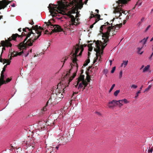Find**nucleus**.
<instances>
[{
  "mask_svg": "<svg viewBox=\"0 0 153 153\" xmlns=\"http://www.w3.org/2000/svg\"><path fill=\"white\" fill-rule=\"evenodd\" d=\"M115 19V18H114L113 20H114Z\"/></svg>",
  "mask_w": 153,
  "mask_h": 153,
  "instance_id": "obj_58",
  "label": "nucleus"
},
{
  "mask_svg": "<svg viewBox=\"0 0 153 153\" xmlns=\"http://www.w3.org/2000/svg\"><path fill=\"white\" fill-rule=\"evenodd\" d=\"M121 18H119V19H121Z\"/></svg>",
  "mask_w": 153,
  "mask_h": 153,
  "instance_id": "obj_59",
  "label": "nucleus"
},
{
  "mask_svg": "<svg viewBox=\"0 0 153 153\" xmlns=\"http://www.w3.org/2000/svg\"><path fill=\"white\" fill-rule=\"evenodd\" d=\"M84 75H81L79 77V78L78 79V82L77 83V85L79 83V82H82L83 81H86L84 79Z\"/></svg>",
  "mask_w": 153,
  "mask_h": 153,
  "instance_id": "obj_10",
  "label": "nucleus"
},
{
  "mask_svg": "<svg viewBox=\"0 0 153 153\" xmlns=\"http://www.w3.org/2000/svg\"><path fill=\"white\" fill-rule=\"evenodd\" d=\"M117 105H118L120 107H121L123 105V102L121 101V100H119L118 101L117 100Z\"/></svg>",
  "mask_w": 153,
  "mask_h": 153,
  "instance_id": "obj_13",
  "label": "nucleus"
},
{
  "mask_svg": "<svg viewBox=\"0 0 153 153\" xmlns=\"http://www.w3.org/2000/svg\"><path fill=\"white\" fill-rule=\"evenodd\" d=\"M97 21H96L94 23V24L93 25H91L90 26V28H92L93 27L94 25V24H95L97 23Z\"/></svg>",
  "mask_w": 153,
  "mask_h": 153,
  "instance_id": "obj_32",
  "label": "nucleus"
},
{
  "mask_svg": "<svg viewBox=\"0 0 153 153\" xmlns=\"http://www.w3.org/2000/svg\"><path fill=\"white\" fill-rule=\"evenodd\" d=\"M126 0H119L117 1L118 4L117 6L114 8V13L117 14L116 16V18L118 19L122 15V13L126 14V12L124 10V4L127 3Z\"/></svg>",
  "mask_w": 153,
  "mask_h": 153,
  "instance_id": "obj_4",
  "label": "nucleus"
},
{
  "mask_svg": "<svg viewBox=\"0 0 153 153\" xmlns=\"http://www.w3.org/2000/svg\"><path fill=\"white\" fill-rule=\"evenodd\" d=\"M130 87L131 88L136 89L137 88V86L136 85L133 84L131 85Z\"/></svg>",
  "mask_w": 153,
  "mask_h": 153,
  "instance_id": "obj_21",
  "label": "nucleus"
},
{
  "mask_svg": "<svg viewBox=\"0 0 153 153\" xmlns=\"http://www.w3.org/2000/svg\"><path fill=\"white\" fill-rule=\"evenodd\" d=\"M11 80V79H10V78H7L6 79V81L4 80L5 81V82L4 83H8V82H10Z\"/></svg>",
  "mask_w": 153,
  "mask_h": 153,
  "instance_id": "obj_25",
  "label": "nucleus"
},
{
  "mask_svg": "<svg viewBox=\"0 0 153 153\" xmlns=\"http://www.w3.org/2000/svg\"><path fill=\"white\" fill-rule=\"evenodd\" d=\"M153 40V37L151 39L150 41H152Z\"/></svg>",
  "mask_w": 153,
  "mask_h": 153,
  "instance_id": "obj_49",
  "label": "nucleus"
},
{
  "mask_svg": "<svg viewBox=\"0 0 153 153\" xmlns=\"http://www.w3.org/2000/svg\"><path fill=\"white\" fill-rule=\"evenodd\" d=\"M152 80L153 81V79Z\"/></svg>",
  "mask_w": 153,
  "mask_h": 153,
  "instance_id": "obj_61",
  "label": "nucleus"
},
{
  "mask_svg": "<svg viewBox=\"0 0 153 153\" xmlns=\"http://www.w3.org/2000/svg\"><path fill=\"white\" fill-rule=\"evenodd\" d=\"M121 101H122L123 102H124L125 104H127L129 103V101L126 99H124L123 100H121Z\"/></svg>",
  "mask_w": 153,
  "mask_h": 153,
  "instance_id": "obj_18",
  "label": "nucleus"
},
{
  "mask_svg": "<svg viewBox=\"0 0 153 153\" xmlns=\"http://www.w3.org/2000/svg\"><path fill=\"white\" fill-rule=\"evenodd\" d=\"M143 48V47H141V48H138V53L140 54H142L143 53V51H141V50Z\"/></svg>",
  "mask_w": 153,
  "mask_h": 153,
  "instance_id": "obj_17",
  "label": "nucleus"
},
{
  "mask_svg": "<svg viewBox=\"0 0 153 153\" xmlns=\"http://www.w3.org/2000/svg\"><path fill=\"white\" fill-rule=\"evenodd\" d=\"M152 85L151 84V85H149L148 87L145 90V91H147L148 90L149 88H150L152 86Z\"/></svg>",
  "mask_w": 153,
  "mask_h": 153,
  "instance_id": "obj_31",
  "label": "nucleus"
},
{
  "mask_svg": "<svg viewBox=\"0 0 153 153\" xmlns=\"http://www.w3.org/2000/svg\"><path fill=\"white\" fill-rule=\"evenodd\" d=\"M113 60H114V59H113L112 60H109V62H110V66H111V65L112 64V62Z\"/></svg>",
  "mask_w": 153,
  "mask_h": 153,
  "instance_id": "obj_35",
  "label": "nucleus"
},
{
  "mask_svg": "<svg viewBox=\"0 0 153 153\" xmlns=\"http://www.w3.org/2000/svg\"><path fill=\"white\" fill-rule=\"evenodd\" d=\"M66 59H64V62H65V61H66ZM63 60H62V61H61V62H63Z\"/></svg>",
  "mask_w": 153,
  "mask_h": 153,
  "instance_id": "obj_44",
  "label": "nucleus"
},
{
  "mask_svg": "<svg viewBox=\"0 0 153 153\" xmlns=\"http://www.w3.org/2000/svg\"><path fill=\"white\" fill-rule=\"evenodd\" d=\"M90 62V60L88 59L87 61V64Z\"/></svg>",
  "mask_w": 153,
  "mask_h": 153,
  "instance_id": "obj_45",
  "label": "nucleus"
},
{
  "mask_svg": "<svg viewBox=\"0 0 153 153\" xmlns=\"http://www.w3.org/2000/svg\"><path fill=\"white\" fill-rule=\"evenodd\" d=\"M76 76V73H75L74 74L73 76L72 77H71L69 79V82H71L72 80L73 79V78L75 77V76Z\"/></svg>",
  "mask_w": 153,
  "mask_h": 153,
  "instance_id": "obj_19",
  "label": "nucleus"
},
{
  "mask_svg": "<svg viewBox=\"0 0 153 153\" xmlns=\"http://www.w3.org/2000/svg\"><path fill=\"white\" fill-rule=\"evenodd\" d=\"M59 148V146H58L56 147V148L58 150Z\"/></svg>",
  "mask_w": 153,
  "mask_h": 153,
  "instance_id": "obj_46",
  "label": "nucleus"
},
{
  "mask_svg": "<svg viewBox=\"0 0 153 153\" xmlns=\"http://www.w3.org/2000/svg\"><path fill=\"white\" fill-rule=\"evenodd\" d=\"M96 16H97L98 18H100V15L98 14H97Z\"/></svg>",
  "mask_w": 153,
  "mask_h": 153,
  "instance_id": "obj_43",
  "label": "nucleus"
},
{
  "mask_svg": "<svg viewBox=\"0 0 153 153\" xmlns=\"http://www.w3.org/2000/svg\"><path fill=\"white\" fill-rule=\"evenodd\" d=\"M49 26H51V27L52 28V30L51 33L54 32H60L62 30V29L60 26L58 25H53L50 21H49L46 25H43L42 27L40 26L38 27L37 25H36L34 26H33L32 28L34 30L35 33L32 31V30L30 29L28 27L23 28V31L26 32V29H27L29 31L27 37L31 36V38L28 39L27 41L25 42L27 39L26 38L25 39L23 43H21L20 44L19 48L20 51H21L19 52L15 51L12 52L10 50V52L11 53L10 58L7 59H4L1 60V62H3L4 64L7 63V64L5 65L4 67L6 68L7 65L10 64L11 62L10 60L12 59V57L16 56L17 55L20 56L23 53H25L27 46L32 45L34 41L41 36L42 30H44V29H46V27H45V26L48 27Z\"/></svg>",
  "mask_w": 153,
  "mask_h": 153,
  "instance_id": "obj_1",
  "label": "nucleus"
},
{
  "mask_svg": "<svg viewBox=\"0 0 153 153\" xmlns=\"http://www.w3.org/2000/svg\"><path fill=\"white\" fill-rule=\"evenodd\" d=\"M57 96L58 97H59V98L63 97V95L62 93L61 94L60 93H59V94H58Z\"/></svg>",
  "mask_w": 153,
  "mask_h": 153,
  "instance_id": "obj_27",
  "label": "nucleus"
},
{
  "mask_svg": "<svg viewBox=\"0 0 153 153\" xmlns=\"http://www.w3.org/2000/svg\"><path fill=\"white\" fill-rule=\"evenodd\" d=\"M105 25H103L101 26L100 28V32L102 34V42H100L99 41H97L95 43V46L96 48H94V50L97 53L96 58L94 60L93 63L94 64L97 61H100L101 56L100 55L101 48L103 50L106 45H105V43H107L108 41V37L109 36H113L115 34V32L117 31H115V30H119V28L122 27V24H120L119 25H117L116 27L114 26L112 27V24H110L107 22Z\"/></svg>",
  "mask_w": 153,
  "mask_h": 153,
  "instance_id": "obj_2",
  "label": "nucleus"
},
{
  "mask_svg": "<svg viewBox=\"0 0 153 153\" xmlns=\"http://www.w3.org/2000/svg\"><path fill=\"white\" fill-rule=\"evenodd\" d=\"M28 54H29V53L28 52H27V54H25V53H24L23 54V55H24L25 57H26V56H27L28 55Z\"/></svg>",
  "mask_w": 153,
  "mask_h": 153,
  "instance_id": "obj_37",
  "label": "nucleus"
},
{
  "mask_svg": "<svg viewBox=\"0 0 153 153\" xmlns=\"http://www.w3.org/2000/svg\"><path fill=\"white\" fill-rule=\"evenodd\" d=\"M95 11L98 13V12H99V10H97V9H96L95 10Z\"/></svg>",
  "mask_w": 153,
  "mask_h": 153,
  "instance_id": "obj_42",
  "label": "nucleus"
},
{
  "mask_svg": "<svg viewBox=\"0 0 153 153\" xmlns=\"http://www.w3.org/2000/svg\"><path fill=\"white\" fill-rule=\"evenodd\" d=\"M116 67L115 66L113 67L111 70V73H113L114 72V71L115 70Z\"/></svg>",
  "mask_w": 153,
  "mask_h": 153,
  "instance_id": "obj_28",
  "label": "nucleus"
},
{
  "mask_svg": "<svg viewBox=\"0 0 153 153\" xmlns=\"http://www.w3.org/2000/svg\"><path fill=\"white\" fill-rule=\"evenodd\" d=\"M152 151L153 150L152 149H149L148 150V152L149 153H152Z\"/></svg>",
  "mask_w": 153,
  "mask_h": 153,
  "instance_id": "obj_33",
  "label": "nucleus"
},
{
  "mask_svg": "<svg viewBox=\"0 0 153 153\" xmlns=\"http://www.w3.org/2000/svg\"><path fill=\"white\" fill-rule=\"evenodd\" d=\"M142 86L140 88V89H141L142 88Z\"/></svg>",
  "mask_w": 153,
  "mask_h": 153,
  "instance_id": "obj_56",
  "label": "nucleus"
},
{
  "mask_svg": "<svg viewBox=\"0 0 153 153\" xmlns=\"http://www.w3.org/2000/svg\"><path fill=\"white\" fill-rule=\"evenodd\" d=\"M141 21L142 22H143L145 21V18L143 17H142L141 19Z\"/></svg>",
  "mask_w": 153,
  "mask_h": 153,
  "instance_id": "obj_36",
  "label": "nucleus"
},
{
  "mask_svg": "<svg viewBox=\"0 0 153 153\" xmlns=\"http://www.w3.org/2000/svg\"><path fill=\"white\" fill-rule=\"evenodd\" d=\"M123 75V72L122 71H120L119 74V77L120 79L121 78Z\"/></svg>",
  "mask_w": 153,
  "mask_h": 153,
  "instance_id": "obj_23",
  "label": "nucleus"
},
{
  "mask_svg": "<svg viewBox=\"0 0 153 153\" xmlns=\"http://www.w3.org/2000/svg\"><path fill=\"white\" fill-rule=\"evenodd\" d=\"M151 27V25H149L145 29V30H144V32H147L148 30H149V28H150V27Z\"/></svg>",
  "mask_w": 153,
  "mask_h": 153,
  "instance_id": "obj_26",
  "label": "nucleus"
},
{
  "mask_svg": "<svg viewBox=\"0 0 153 153\" xmlns=\"http://www.w3.org/2000/svg\"><path fill=\"white\" fill-rule=\"evenodd\" d=\"M88 50L89 51H91L92 50V47L90 44L88 45Z\"/></svg>",
  "mask_w": 153,
  "mask_h": 153,
  "instance_id": "obj_24",
  "label": "nucleus"
},
{
  "mask_svg": "<svg viewBox=\"0 0 153 153\" xmlns=\"http://www.w3.org/2000/svg\"><path fill=\"white\" fill-rule=\"evenodd\" d=\"M7 4V1L5 0H3L0 1V10L4 8ZM1 18L0 17V19Z\"/></svg>",
  "mask_w": 153,
  "mask_h": 153,
  "instance_id": "obj_9",
  "label": "nucleus"
},
{
  "mask_svg": "<svg viewBox=\"0 0 153 153\" xmlns=\"http://www.w3.org/2000/svg\"><path fill=\"white\" fill-rule=\"evenodd\" d=\"M153 55V52L151 54L150 56L149 57V59H151L152 57V55Z\"/></svg>",
  "mask_w": 153,
  "mask_h": 153,
  "instance_id": "obj_38",
  "label": "nucleus"
},
{
  "mask_svg": "<svg viewBox=\"0 0 153 153\" xmlns=\"http://www.w3.org/2000/svg\"><path fill=\"white\" fill-rule=\"evenodd\" d=\"M97 113L98 114H100V113L99 112H97Z\"/></svg>",
  "mask_w": 153,
  "mask_h": 153,
  "instance_id": "obj_55",
  "label": "nucleus"
},
{
  "mask_svg": "<svg viewBox=\"0 0 153 153\" xmlns=\"http://www.w3.org/2000/svg\"><path fill=\"white\" fill-rule=\"evenodd\" d=\"M30 24L31 25H33L34 24V22L33 21H32L30 23Z\"/></svg>",
  "mask_w": 153,
  "mask_h": 153,
  "instance_id": "obj_40",
  "label": "nucleus"
},
{
  "mask_svg": "<svg viewBox=\"0 0 153 153\" xmlns=\"http://www.w3.org/2000/svg\"><path fill=\"white\" fill-rule=\"evenodd\" d=\"M149 67L150 65H147L143 69V72H145L146 71H147L149 69Z\"/></svg>",
  "mask_w": 153,
  "mask_h": 153,
  "instance_id": "obj_15",
  "label": "nucleus"
},
{
  "mask_svg": "<svg viewBox=\"0 0 153 153\" xmlns=\"http://www.w3.org/2000/svg\"><path fill=\"white\" fill-rule=\"evenodd\" d=\"M117 100H113L112 101L109 102L108 103V106L110 108H113L117 105Z\"/></svg>",
  "mask_w": 153,
  "mask_h": 153,
  "instance_id": "obj_8",
  "label": "nucleus"
},
{
  "mask_svg": "<svg viewBox=\"0 0 153 153\" xmlns=\"http://www.w3.org/2000/svg\"><path fill=\"white\" fill-rule=\"evenodd\" d=\"M128 62V61H123V63L121 64V66H122L123 65L124 66V68H125L126 66L127 65Z\"/></svg>",
  "mask_w": 153,
  "mask_h": 153,
  "instance_id": "obj_16",
  "label": "nucleus"
},
{
  "mask_svg": "<svg viewBox=\"0 0 153 153\" xmlns=\"http://www.w3.org/2000/svg\"><path fill=\"white\" fill-rule=\"evenodd\" d=\"M153 10V9H152V11Z\"/></svg>",
  "mask_w": 153,
  "mask_h": 153,
  "instance_id": "obj_60",
  "label": "nucleus"
},
{
  "mask_svg": "<svg viewBox=\"0 0 153 153\" xmlns=\"http://www.w3.org/2000/svg\"><path fill=\"white\" fill-rule=\"evenodd\" d=\"M144 67V65H143L141 67V68H143Z\"/></svg>",
  "mask_w": 153,
  "mask_h": 153,
  "instance_id": "obj_54",
  "label": "nucleus"
},
{
  "mask_svg": "<svg viewBox=\"0 0 153 153\" xmlns=\"http://www.w3.org/2000/svg\"><path fill=\"white\" fill-rule=\"evenodd\" d=\"M82 0H80L79 2L78 3V7L79 9H81L83 7V4L82 3Z\"/></svg>",
  "mask_w": 153,
  "mask_h": 153,
  "instance_id": "obj_14",
  "label": "nucleus"
},
{
  "mask_svg": "<svg viewBox=\"0 0 153 153\" xmlns=\"http://www.w3.org/2000/svg\"><path fill=\"white\" fill-rule=\"evenodd\" d=\"M48 31L47 30H46L45 31V33H46V32H48Z\"/></svg>",
  "mask_w": 153,
  "mask_h": 153,
  "instance_id": "obj_51",
  "label": "nucleus"
},
{
  "mask_svg": "<svg viewBox=\"0 0 153 153\" xmlns=\"http://www.w3.org/2000/svg\"><path fill=\"white\" fill-rule=\"evenodd\" d=\"M115 86V84H114L112 85L111 88H110V89L109 90V93H110V92H111V91L114 88V87Z\"/></svg>",
  "mask_w": 153,
  "mask_h": 153,
  "instance_id": "obj_22",
  "label": "nucleus"
},
{
  "mask_svg": "<svg viewBox=\"0 0 153 153\" xmlns=\"http://www.w3.org/2000/svg\"><path fill=\"white\" fill-rule=\"evenodd\" d=\"M87 80L88 81L87 82L86 81H83L80 82L79 84L78 89L80 90L83 87V86H84L85 87H86L88 84V82L90 81L89 79L87 78Z\"/></svg>",
  "mask_w": 153,
  "mask_h": 153,
  "instance_id": "obj_7",
  "label": "nucleus"
},
{
  "mask_svg": "<svg viewBox=\"0 0 153 153\" xmlns=\"http://www.w3.org/2000/svg\"><path fill=\"white\" fill-rule=\"evenodd\" d=\"M5 68L3 67V68L2 71L1 72V79L2 80H4V72L5 71Z\"/></svg>",
  "mask_w": 153,
  "mask_h": 153,
  "instance_id": "obj_11",
  "label": "nucleus"
},
{
  "mask_svg": "<svg viewBox=\"0 0 153 153\" xmlns=\"http://www.w3.org/2000/svg\"><path fill=\"white\" fill-rule=\"evenodd\" d=\"M149 38V37H147L146 38H144L143 39L140 41V42L142 43L143 45H144L147 42L148 39Z\"/></svg>",
  "mask_w": 153,
  "mask_h": 153,
  "instance_id": "obj_12",
  "label": "nucleus"
},
{
  "mask_svg": "<svg viewBox=\"0 0 153 153\" xmlns=\"http://www.w3.org/2000/svg\"><path fill=\"white\" fill-rule=\"evenodd\" d=\"M103 72L105 74H107L108 72V70L107 69H105L103 70Z\"/></svg>",
  "mask_w": 153,
  "mask_h": 153,
  "instance_id": "obj_29",
  "label": "nucleus"
},
{
  "mask_svg": "<svg viewBox=\"0 0 153 153\" xmlns=\"http://www.w3.org/2000/svg\"><path fill=\"white\" fill-rule=\"evenodd\" d=\"M125 22H123L124 24H125Z\"/></svg>",
  "mask_w": 153,
  "mask_h": 153,
  "instance_id": "obj_57",
  "label": "nucleus"
},
{
  "mask_svg": "<svg viewBox=\"0 0 153 153\" xmlns=\"http://www.w3.org/2000/svg\"><path fill=\"white\" fill-rule=\"evenodd\" d=\"M81 50L79 54V55L80 56L82 54V52L83 51V46L82 45H80V46L77 45L75 47V50L74 53H73V56H74L75 57H76V56H78L77 55V54L78 53L79 51V50Z\"/></svg>",
  "mask_w": 153,
  "mask_h": 153,
  "instance_id": "obj_6",
  "label": "nucleus"
},
{
  "mask_svg": "<svg viewBox=\"0 0 153 153\" xmlns=\"http://www.w3.org/2000/svg\"><path fill=\"white\" fill-rule=\"evenodd\" d=\"M88 0H86V1H85V2H84V4H86L88 2Z\"/></svg>",
  "mask_w": 153,
  "mask_h": 153,
  "instance_id": "obj_39",
  "label": "nucleus"
},
{
  "mask_svg": "<svg viewBox=\"0 0 153 153\" xmlns=\"http://www.w3.org/2000/svg\"><path fill=\"white\" fill-rule=\"evenodd\" d=\"M140 93V91H138L137 92V93H136V96L135 97L136 98L138 96V94L139 93Z\"/></svg>",
  "mask_w": 153,
  "mask_h": 153,
  "instance_id": "obj_30",
  "label": "nucleus"
},
{
  "mask_svg": "<svg viewBox=\"0 0 153 153\" xmlns=\"http://www.w3.org/2000/svg\"><path fill=\"white\" fill-rule=\"evenodd\" d=\"M94 15H93V14H92V15H91V17H94Z\"/></svg>",
  "mask_w": 153,
  "mask_h": 153,
  "instance_id": "obj_52",
  "label": "nucleus"
},
{
  "mask_svg": "<svg viewBox=\"0 0 153 153\" xmlns=\"http://www.w3.org/2000/svg\"><path fill=\"white\" fill-rule=\"evenodd\" d=\"M58 19L60 21H62V20L61 19V18H58Z\"/></svg>",
  "mask_w": 153,
  "mask_h": 153,
  "instance_id": "obj_47",
  "label": "nucleus"
},
{
  "mask_svg": "<svg viewBox=\"0 0 153 153\" xmlns=\"http://www.w3.org/2000/svg\"><path fill=\"white\" fill-rule=\"evenodd\" d=\"M76 60V59L75 58H74V62H75Z\"/></svg>",
  "mask_w": 153,
  "mask_h": 153,
  "instance_id": "obj_50",
  "label": "nucleus"
},
{
  "mask_svg": "<svg viewBox=\"0 0 153 153\" xmlns=\"http://www.w3.org/2000/svg\"><path fill=\"white\" fill-rule=\"evenodd\" d=\"M137 26H141L142 25L141 22H139L137 24Z\"/></svg>",
  "mask_w": 153,
  "mask_h": 153,
  "instance_id": "obj_34",
  "label": "nucleus"
},
{
  "mask_svg": "<svg viewBox=\"0 0 153 153\" xmlns=\"http://www.w3.org/2000/svg\"><path fill=\"white\" fill-rule=\"evenodd\" d=\"M45 109H46V107H44V108H43V110L44 111H45Z\"/></svg>",
  "mask_w": 153,
  "mask_h": 153,
  "instance_id": "obj_53",
  "label": "nucleus"
},
{
  "mask_svg": "<svg viewBox=\"0 0 153 153\" xmlns=\"http://www.w3.org/2000/svg\"><path fill=\"white\" fill-rule=\"evenodd\" d=\"M12 6L13 7H14L15 6V4L14 3H13L12 5Z\"/></svg>",
  "mask_w": 153,
  "mask_h": 153,
  "instance_id": "obj_41",
  "label": "nucleus"
},
{
  "mask_svg": "<svg viewBox=\"0 0 153 153\" xmlns=\"http://www.w3.org/2000/svg\"><path fill=\"white\" fill-rule=\"evenodd\" d=\"M17 36L19 37H20V36L18 34L16 33L15 34H13L11 37H10L8 39V40H6L5 41H1V44L2 46L3 47L2 48V51H3L4 49H5L4 47H11L12 44L10 42L12 40H15Z\"/></svg>",
  "mask_w": 153,
  "mask_h": 153,
  "instance_id": "obj_5",
  "label": "nucleus"
},
{
  "mask_svg": "<svg viewBox=\"0 0 153 153\" xmlns=\"http://www.w3.org/2000/svg\"><path fill=\"white\" fill-rule=\"evenodd\" d=\"M18 30L19 31H21V28H20V29H18Z\"/></svg>",
  "mask_w": 153,
  "mask_h": 153,
  "instance_id": "obj_48",
  "label": "nucleus"
},
{
  "mask_svg": "<svg viewBox=\"0 0 153 153\" xmlns=\"http://www.w3.org/2000/svg\"><path fill=\"white\" fill-rule=\"evenodd\" d=\"M67 4L65 5L62 3L59 4L58 5L50 4L48 7L49 10V12L52 16H60L59 14L66 15L71 18V21L68 24V26L71 27V25H76L77 23L75 22V19L69 13Z\"/></svg>",
  "mask_w": 153,
  "mask_h": 153,
  "instance_id": "obj_3",
  "label": "nucleus"
},
{
  "mask_svg": "<svg viewBox=\"0 0 153 153\" xmlns=\"http://www.w3.org/2000/svg\"><path fill=\"white\" fill-rule=\"evenodd\" d=\"M120 92V90H116L114 93V95L116 97Z\"/></svg>",
  "mask_w": 153,
  "mask_h": 153,
  "instance_id": "obj_20",
  "label": "nucleus"
}]
</instances>
